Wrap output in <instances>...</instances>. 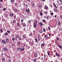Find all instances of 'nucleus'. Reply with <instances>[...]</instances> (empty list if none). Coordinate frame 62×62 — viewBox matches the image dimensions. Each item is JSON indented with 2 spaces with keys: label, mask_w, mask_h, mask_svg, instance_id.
<instances>
[{
  "label": "nucleus",
  "mask_w": 62,
  "mask_h": 62,
  "mask_svg": "<svg viewBox=\"0 0 62 62\" xmlns=\"http://www.w3.org/2000/svg\"><path fill=\"white\" fill-rule=\"evenodd\" d=\"M37 23L38 22H37V21H34V23L33 26L35 28H37Z\"/></svg>",
  "instance_id": "1"
},
{
  "label": "nucleus",
  "mask_w": 62,
  "mask_h": 62,
  "mask_svg": "<svg viewBox=\"0 0 62 62\" xmlns=\"http://www.w3.org/2000/svg\"><path fill=\"white\" fill-rule=\"evenodd\" d=\"M1 42L2 43H3V44H6V42L4 40H2L1 41Z\"/></svg>",
  "instance_id": "2"
},
{
  "label": "nucleus",
  "mask_w": 62,
  "mask_h": 62,
  "mask_svg": "<svg viewBox=\"0 0 62 62\" xmlns=\"http://www.w3.org/2000/svg\"><path fill=\"white\" fill-rule=\"evenodd\" d=\"M7 50H8V49L7 48L4 47L3 48V50L4 51H7Z\"/></svg>",
  "instance_id": "3"
},
{
  "label": "nucleus",
  "mask_w": 62,
  "mask_h": 62,
  "mask_svg": "<svg viewBox=\"0 0 62 62\" xmlns=\"http://www.w3.org/2000/svg\"><path fill=\"white\" fill-rule=\"evenodd\" d=\"M34 56L35 58H37V57H38V54H34Z\"/></svg>",
  "instance_id": "4"
},
{
  "label": "nucleus",
  "mask_w": 62,
  "mask_h": 62,
  "mask_svg": "<svg viewBox=\"0 0 62 62\" xmlns=\"http://www.w3.org/2000/svg\"><path fill=\"white\" fill-rule=\"evenodd\" d=\"M14 11L15 12H18V10L17 9H14Z\"/></svg>",
  "instance_id": "5"
},
{
  "label": "nucleus",
  "mask_w": 62,
  "mask_h": 62,
  "mask_svg": "<svg viewBox=\"0 0 62 62\" xmlns=\"http://www.w3.org/2000/svg\"><path fill=\"white\" fill-rule=\"evenodd\" d=\"M26 11H27V12L28 13L29 12V11H30V10L29 9V8H28V9H26Z\"/></svg>",
  "instance_id": "6"
},
{
  "label": "nucleus",
  "mask_w": 62,
  "mask_h": 62,
  "mask_svg": "<svg viewBox=\"0 0 62 62\" xmlns=\"http://www.w3.org/2000/svg\"><path fill=\"white\" fill-rule=\"evenodd\" d=\"M4 15L6 17H8V15H7V12H5L4 13Z\"/></svg>",
  "instance_id": "7"
},
{
  "label": "nucleus",
  "mask_w": 62,
  "mask_h": 62,
  "mask_svg": "<svg viewBox=\"0 0 62 62\" xmlns=\"http://www.w3.org/2000/svg\"><path fill=\"white\" fill-rule=\"evenodd\" d=\"M32 42L30 41V42H29V43H32V45H34V43L33 42V40H32Z\"/></svg>",
  "instance_id": "8"
},
{
  "label": "nucleus",
  "mask_w": 62,
  "mask_h": 62,
  "mask_svg": "<svg viewBox=\"0 0 62 62\" xmlns=\"http://www.w3.org/2000/svg\"><path fill=\"white\" fill-rule=\"evenodd\" d=\"M24 50V48H21L20 49V51H21V52H23V51Z\"/></svg>",
  "instance_id": "9"
},
{
  "label": "nucleus",
  "mask_w": 62,
  "mask_h": 62,
  "mask_svg": "<svg viewBox=\"0 0 62 62\" xmlns=\"http://www.w3.org/2000/svg\"><path fill=\"white\" fill-rule=\"evenodd\" d=\"M47 54L48 55H49V56H51V54H50V52H49V51H48L47 52Z\"/></svg>",
  "instance_id": "10"
},
{
  "label": "nucleus",
  "mask_w": 62,
  "mask_h": 62,
  "mask_svg": "<svg viewBox=\"0 0 62 62\" xmlns=\"http://www.w3.org/2000/svg\"><path fill=\"white\" fill-rule=\"evenodd\" d=\"M17 26H20V23H19V22H17Z\"/></svg>",
  "instance_id": "11"
},
{
  "label": "nucleus",
  "mask_w": 62,
  "mask_h": 62,
  "mask_svg": "<svg viewBox=\"0 0 62 62\" xmlns=\"http://www.w3.org/2000/svg\"><path fill=\"white\" fill-rule=\"evenodd\" d=\"M56 56H58L59 57H60V55H59V54H58V53H56Z\"/></svg>",
  "instance_id": "12"
},
{
  "label": "nucleus",
  "mask_w": 62,
  "mask_h": 62,
  "mask_svg": "<svg viewBox=\"0 0 62 62\" xmlns=\"http://www.w3.org/2000/svg\"><path fill=\"white\" fill-rule=\"evenodd\" d=\"M6 40L7 43H8V42H9V39H7Z\"/></svg>",
  "instance_id": "13"
},
{
  "label": "nucleus",
  "mask_w": 62,
  "mask_h": 62,
  "mask_svg": "<svg viewBox=\"0 0 62 62\" xmlns=\"http://www.w3.org/2000/svg\"><path fill=\"white\" fill-rule=\"evenodd\" d=\"M26 40L27 41H28V42L29 41V40H30V41H31V40H32V39H26Z\"/></svg>",
  "instance_id": "14"
},
{
  "label": "nucleus",
  "mask_w": 62,
  "mask_h": 62,
  "mask_svg": "<svg viewBox=\"0 0 62 62\" xmlns=\"http://www.w3.org/2000/svg\"><path fill=\"white\" fill-rule=\"evenodd\" d=\"M50 16H47L46 17V19H48V20H49V19H50Z\"/></svg>",
  "instance_id": "15"
},
{
  "label": "nucleus",
  "mask_w": 62,
  "mask_h": 62,
  "mask_svg": "<svg viewBox=\"0 0 62 62\" xmlns=\"http://www.w3.org/2000/svg\"><path fill=\"white\" fill-rule=\"evenodd\" d=\"M2 60L3 62H4L5 61V59L4 58H3L2 59Z\"/></svg>",
  "instance_id": "16"
},
{
  "label": "nucleus",
  "mask_w": 62,
  "mask_h": 62,
  "mask_svg": "<svg viewBox=\"0 0 62 62\" xmlns=\"http://www.w3.org/2000/svg\"><path fill=\"white\" fill-rule=\"evenodd\" d=\"M10 16H11V17H12V16H13V14L11 13L10 14Z\"/></svg>",
  "instance_id": "17"
},
{
  "label": "nucleus",
  "mask_w": 62,
  "mask_h": 62,
  "mask_svg": "<svg viewBox=\"0 0 62 62\" xmlns=\"http://www.w3.org/2000/svg\"><path fill=\"white\" fill-rule=\"evenodd\" d=\"M19 38V36L17 35L16 36H15V39H17V38Z\"/></svg>",
  "instance_id": "18"
},
{
  "label": "nucleus",
  "mask_w": 62,
  "mask_h": 62,
  "mask_svg": "<svg viewBox=\"0 0 62 62\" xmlns=\"http://www.w3.org/2000/svg\"><path fill=\"white\" fill-rule=\"evenodd\" d=\"M0 33H2L3 32V30H2V29H1L0 30Z\"/></svg>",
  "instance_id": "19"
},
{
  "label": "nucleus",
  "mask_w": 62,
  "mask_h": 62,
  "mask_svg": "<svg viewBox=\"0 0 62 62\" xmlns=\"http://www.w3.org/2000/svg\"><path fill=\"white\" fill-rule=\"evenodd\" d=\"M44 45H45V44H44V43L42 44L41 45V46H42V47L44 46Z\"/></svg>",
  "instance_id": "20"
},
{
  "label": "nucleus",
  "mask_w": 62,
  "mask_h": 62,
  "mask_svg": "<svg viewBox=\"0 0 62 62\" xmlns=\"http://www.w3.org/2000/svg\"><path fill=\"white\" fill-rule=\"evenodd\" d=\"M4 35L5 36H7V35H8V33L7 32H6V33H5Z\"/></svg>",
  "instance_id": "21"
},
{
  "label": "nucleus",
  "mask_w": 62,
  "mask_h": 62,
  "mask_svg": "<svg viewBox=\"0 0 62 62\" xmlns=\"http://www.w3.org/2000/svg\"><path fill=\"white\" fill-rule=\"evenodd\" d=\"M39 24L41 25V26H42V25H43V23L41 22H40Z\"/></svg>",
  "instance_id": "22"
},
{
  "label": "nucleus",
  "mask_w": 62,
  "mask_h": 62,
  "mask_svg": "<svg viewBox=\"0 0 62 62\" xmlns=\"http://www.w3.org/2000/svg\"><path fill=\"white\" fill-rule=\"evenodd\" d=\"M58 25L59 26H60V23L59 22H58Z\"/></svg>",
  "instance_id": "23"
},
{
  "label": "nucleus",
  "mask_w": 62,
  "mask_h": 62,
  "mask_svg": "<svg viewBox=\"0 0 62 62\" xmlns=\"http://www.w3.org/2000/svg\"><path fill=\"white\" fill-rule=\"evenodd\" d=\"M43 32L41 30L39 31V32L40 33H42Z\"/></svg>",
  "instance_id": "24"
},
{
  "label": "nucleus",
  "mask_w": 62,
  "mask_h": 62,
  "mask_svg": "<svg viewBox=\"0 0 62 62\" xmlns=\"http://www.w3.org/2000/svg\"><path fill=\"white\" fill-rule=\"evenodd\" d=\"M22 37L23 38V39H24V38H25V36L24 35H23L22 36Z\"/></svg>",
  "instance_id": "25"
},
{
  "label": "nucleus",
  "mask_w": 62,
  "mask_h": 62,
  "mask_svg": "<svg viewBox=\"0 0 62 62\" xmlns=\"http://www.w3.org/2000/svg\"><path fill=\"white\" fill-rule=\"evenodd\" d=\"M28 23H29V24L31 23V21L30 20H29L28 21Z\"/></svg>",
  "instance_id": "26"
},
{
  "label": "nucleus",
  "mask_w": 62,
  "mask_h": 62,
  "mask_svg": "<svg viewBox=\"0 0 62 62\" xmlns=\"http://www.w3.org/2000/svg\"><path fill=\"white\" fill-rule=\"evenodd\" d=\"M29 36L30 37H31V36L32 37V33H31L29 35Z\"/></svg>",
  "instance_id": "27"
},
{
  "label": "nucleus",
  "mask_w": 62,
  "mask_h": 62,
  "mask_svg": "<svg viewBox=\"0 0 62 62\" xmlns=\"http://www.w3.org/2000/svg\"><path fill=\"white\" fill-rule=\"evenodd\" d=\"M11 3H13L14 2V0H11Z\"/></svg>",
  "instance_id": "28"
},
{
  "label": "nucleus",
  "mask_w": 62,
  "mask_h": 62,
  "mask_svg": "<svg viewBox=\"0 0 62 62\" xmlns=\"http://www.w3.org/2000/svg\"><path fill=\"white\" fill-rule=\"evenodd\" d=\"M45 9H47V8H48V7L47 6H45Z\"/></svg>",
  "instance_id": "29"
},
{
  "label": "nucleus",
  "mask_w": 62,
  "mask_h": 62,
  "mask_svg": "<svg viewBox=\"0 0 62 62\" xmlns=\"http://www.w3.org/2000/svg\"><path fill=\"white\" fill-rule=\"evenodd\" d=\"M16 23V21H15V20H14L13 21V23Z\"/></svg>",
  "instance_id": "30"
},
{
  "label": "nucleus",
  "mask_w": 62,
  "mask_h": 62,
  "mask_svg": "<svg viewBox=\"0 0 62 62\" xmlns=\"http://www.w3.org/2000/svg\"><path fill=\"white\" fill-rule=\"evenodd\" d=\"M43 22L44 23H45V22H46V20L44 19L43 20Z\"/></svg>",
  "instance_id": "31"
},
{
  "label": "nucleus",
  "mask_w": 62,
  "mask_h": 62,
  "mask_svg": "<svg viewBox=\"0 0 62 62\" xmlns=\"http://www.w3.org/2000/svg\"><path fill=\"white\" fill-rule=\"evenodd\" d=\"M36 60L35 59H34L33 60V62H36Z\"/></svg>",
  "instance_id": "32"
},
{
  "label": "nucleus",
  "mask_w": 62,
  "mask_h": 62,
  "mask_svg": "<svg viewBox=\"0 0 62 62\" xmlns=\"http://www.w3.org/2000/svg\"><path fill=\"white\" fill-rule=\"evenodd\" d=\"M43 31H44V32H45V31H46V30H45V28H44L43 29Z\"/></svg>",
  "instance_id": "33"
},
{
  "label": "nucleus",
  "mask_w": 62,
  "mask_h": 62,
  "mask_svg": "<svg viewBox=\"0 0 62 62\" xmlns=\"http://www.w3.org/2000/svg\"><path fill=\"white\" fill-rule=\"evenodd\" d=\"M54 11H57V10L56 9H54Z\"/></svg>",
  "instance_id": "34"
},
{
  "label": "nucleus",
  "mask_w": 62,
  "mask_h": 62,
  "mask_svg": "<svg viewBox=\"0 0 62 62\" xmlns=\"http://www.w3.org/2000/svg\"><path fill=\"white\" fill-rule=\"evenodd\" d=\"M15 40V38H13L12 39V41H14V40Z\"/></svg>",
  "instance_id": "35"
},
{
  "label": "nucleus",
  "mask_w": 62,
  "mask_h": 62,
  "mask_svg": "<svg viewBox=\"0 0 62 62\" xmlns=\"http://www.w3.org/2000/svg\"><path fill=\"white\" fill-rule=\"evenodd\" d=\"M35 40L36 42H38V41L37 40V39H36V38L35 39Z\"/></svg>",
  "instance_id": "36"
},
{
  "label": "nucleus",
  "mask_w": 62,
  "mask_h": 62,
  "mask_svg": "<svg viewBox=\"0 0 62 62\" xmlns=\"http://www.w3.org/2000/svg\"><path fill=\"white\" fill-rule=\"evenodd\" d=\"M17 43L18 44H20V42H17Z\"/></svg>",
  "instance_id": "37"
},
{
  "label": "nucleus",
  "mask_w": 62,
  "mask_h": 62,
  "mask_svg": "<svg viewBox=\"0 0 62 62\" xmlns=\"http://www.w3.org/2000/svg\"><path fill=\"white\" fill-rule=\"evenodd\" d=\"M11 46L12 47V48H13V44L11 45Z\"/></svg>",
  "instance_id": "38"
},
{
  "label": "nucleus",
  "mask_w": 62,
  "mask_h": 62,
  "mask_svg": "<svg viewBox=\"0 0 62 62\" xmlns=\"http://www.w3.org/2000/svg\"><path fill=\"white\" fill-rule=\"evenodd\" d=\"M20 19V18L19 17H18L17 18V19H16V20L17 21V20H19Z\"/></svg>",
  "instance_id": "39"
},
{
  "label": "nucleus",
  "mask_w": 62,
  "mask_h": 62,
  "mask_svg": "<svg viewBox=\"0 0 62 62\" xmlns=\"http://www.w3.org/2000/svg\"><path fill=\"white\" fill-rule=\"evenodd\" d=\"M14 18H16V15H15L14 16Z\"/></svg>",
  "instance_id": "40"
},
{
  "label": "nucleus",
  "mask_w": 62,
  "mask_h": 62,
  "mask_svg": "<svg viewBox=\"0 0 62 62\" xmlns=\"http://www.w3.org/2000/svg\"><path fill=\"white\" fill-rule=\"evenodd\" d=\"M23 26H26V24H25V23H24L23 24Z\"/></svg>",
  "instance_id": "41"
},
{
  "label": "nucleus",
  "mask_w": 62,
  "mask_h": 62,
  "mask_svg": "<svg viewBox=\"0 0 62 62\" xmlns=\"http://www.w3.org/2000/svg\"><path fill=\"white\" fill-rule=\"evenodd\" d=\"M45 14H48V12H47V11H46L45 12Z\"/></svg>",
  "instance_id": "42"
},
{
  "label": "nucleus",
  "mask_w": 62,
  "mask_h": 62,
  "mask_svg": "<svg viewBox=\"0 0 62 62\" xmlns=\"http://www.w3.org/2000/svg\"><path fill=\"white\" fill-rule=\"evenodd\" d=\"M11 60H9L8 61V62H11Z\"/></svg>",
  "instance_id": "43"
},
{
  "label": "nucleus",
  "mask_w": 62,
  "mask_h": 62,
  "mask_svg": "<svg viewBox=\"0 0 62 62\" xmlns=\"http://www.w3.org/2000/svg\"><path fill=\"white\" fill-rule=\"evenodd\" d=\"M59 47L60 48H62V46H59Z\"/></svg>",
  "instance_id": "44"
},
{
  "label": "nucleus",
  "mask_w": 62,
  "mask_h": 62,
  "mask_svg": "<svg viewBox=\"0 0 62 62\" xmlns=\"http://www.w3.org/2000/svg\"><path fill=\"white\" fill-rule=\"evenodd\" d=\"M41 60H42L43 59V57H42L41 58Z\"/></svg>",
  "instance_id": "45"
},
{
  "label": "nucleus",
  "mask_w": 62,
  "mask_h": 62,
  "mask_svg": "<svg viewBox=\"0 0 62 62\" xmlns=\"http://www.w3.org/2000/svg\"><path fill=\"white\" fill-rule=\"evenodd\" d=\"M17 21L18 22H20V19H18Z\"/></svg>",
  "instance_id": "46"
},
{
  "label": "nucleus",
  "mask_w": 62,
  "mask_h": 62,
  "mask_svg": "<svg viewBox=\"0 0 62 62\" xmlns=\"http://www.w3.org/2000/svg\"><path fill=\"white\" fill-rule=\"evenodd\" d=\"M7 32L8 33H10V31H9L8 30L7 31Z\"/></svg>",
  "instance_id": "47"
},
{
  "label": "nucleus",
  "mask_w": 62,
  "mask_h": 62,
  "mask_svg": "<svg viewBox=\"0 0 62 62\" xmlns=\"http://www.w3.org/2000/svg\"><path fill=\"white\" fill-rule=\"evenodd\" d=\"M15 5L16 6V7H17V4L16 3L15 4Z\"/></svg>",
  "instance_id": "48"
},
{
  "label": "nucleus",
  "mask_w": 62,
  "mask_h": 62,
  "mask_svg": "<svg viewBox=\"0 0 62 62\" xmlns=\"http://www.w3.org/2000/svg\"><path fill=\"white\" fill-rule=\"evenodd\" d=\"M38 39L39 40H40V39H39V36H38Z\"/></svg>",
  "instance_id": "49"
},
{
  "label": "nucleus",
  "mask_w": 62,
  "mask_h": 62,
  "mask_svg": "<svg viewBox=\"0 0 62 62\" xmlns=\"http://www.w3.org/2000/svg\"><path fill=\"white\" fill-rule=\"evenodd\" d=\"M17 50H18V51H19V50H20V48L18 47L17 48Z\"/></svg>",
  "instance_id": "50"
},
{
  "label": "nucleus",
  "mask_w": 62,
  "mask_h": 62,
  "mask_svg": "<svg viewBox=\"0 0 62 62\" xmlns=\"http://www.w3.org/2000/svg\"><path fill=\"white\" fill-rule=\"evenodd\" d=\"M1 5V4L0 3V8H1V7H2Z\"/></svg>",
  "instance_id": "51"
},
{
  "label": "nucleus",
  "mask_w": 62,
  "mask_h": 62,
  "mask_svg": "<svg viewBox=\"0 0 62 62\" xmlns=\"http://www.w3.org/2000/svg\"><path fill=\"white\" fill-rule=\"evenodd\" d=\"M48 28L49 30H51V29L50 28V27H48Z\"/></svg>",
  "instance_id": "52"
},
{
  "label": "nucleus",
  "mask_w": 62,
  "mask_h": 62,
  "mask_svg": "<svg viewBox=\"0 0 62 62\" xmlns=\"http://www.w3.org/2000/svg\"><path fill=\"white\" fill-rule=\"evenodd\" d=\"M40 15H42V13H40Z\"/></svg>",
  "instance_id": "53"
},
{
  "label": "nucleus",
  "mask_w": 62,
  "mask_h": 62,
  "mask_svg": "<svg viewBox=\"0 0 62 62\" xmlns=\"http://www.w3.org/2000/svg\"><path fill=\"white\" fill-rule=\"evenodd\" d=\"M54 14L53 13H50L51 15H53Z\"/></svg>",
  "instance_id": "54"
},
{
  "label": "nucleus",
  "mask_w": 62,
  "mask_h": 62,
  "mask_svg": "<svg viewBox=\"0 0 62 62\" xmlns=\"http://www.w3.org/2000/svg\"><path fill=\"white\" fill-rule=\"evenodd\" d=\"M6 9V8H5L3 9V10H5Z\"/></svg>",
  "instance_id": "55"
},
{
  "label": "nucleus",
  "mask_w": 62,
  "mask_h": 62,
  "mask_svg": "<svg viewBox=\"0 0 62 62\" xmlns=\"http://www.w3.org/2000/svg\"><path fill=\"white\" fill-rule=\"evenodd\" d=\"M60 18H61V19H62V15H61L60 16Z\"/></svg>",
  "instance_id": "56"
},
{
  "label": "nucleus",
  "mask_w": 62,
  "mask_h": 62,
  "mask_svg": "<svg viewBox=\"0 0 62 62\" xmlns=\"http://www.w3.org/2000/svg\"><path fill=\"white\" fill-rule=\"evenodd\" d=\"M54 33L55 35H56V32H55V31H54Z\"/></svg>",
  "instance_id": "57"
},
{
  "label": "nucleus",
  "mask_w": 62,
  "mask_h": 62,
  "mask_svg": "<svg viewBox=\"0 0 62 62\" xmlns=\"http://www.w3.org/2000/svg\"><path fill=\"white\" fill-rule=\"evenodd\" d=\"M60 8L61 9H62V6H61L60 7Z\"/></svg>",
  "instance_id": "58"
},
{
  "label": "nucleus",
  "mask_w": 62,
  "mask_h": 62,
  "mask_svg": "<svg viewBox=\"0 0 62 62\" xmlns=\"http://www.w3.org/2000/svg\"><path fill=\"white\" fill-rule=\"evenodd\" d=\"M23 21V20L21 19V23H22V22Z\"/></svg>",
  "instance_id": "59"
},
{
  "label": "nucleus",
  "mask_w": 62,
  "mask_h": 62,
  "mask_svg": "<svg viewBox=\"0 0 62 62\" xmlns=\"http://www.w3.org/2000/svg\"><path fill=\"white\" fill-rule=\"evenodd\" d=\"M57 41H58V40H59V38H57Z\"/></svg>",
  "instance_id": "60"
},
{
  "label": "nucleus",
  "mask_w": 62,
  "mask_h": 62,
  "mask_svg": "<svg viewBox=\"0 0 62 62\" xmlns=\"http://www.w3.org/2000/svg\"><path fill=\"white\" fill-rule=\"evenodd\" d=\"M50 7H51V8H52L53 7V6H52V5H50Z\"/></svg>",
  "instance_id": "61"
},
{
  "label": "nucleus",
  "mask_w": 62,
  "mask_h": 62,
  "mask_svg": "<svg viewBox=\"0 0 62 62\" xmlns=\"http://www.w3.org/2000/svg\"><path fill=\"white\" fill-rule=\"evenodd\" d=\"M0 1L1 2H2V1H3V0H0Z\"/></svg>",
  "instance_id": "62"
},
{
  "label": "nucleus",
  "mask_w": 62,
  "mask_h": 62,
  "mask_svg": "<svg viewBox=\"0 0 62 62\" xmlns=\"http://www.w3.org/2000/svg\"><path fill=\"white\" fill-rule=\"evenodd\" d=\"M49 36L50 37V36H51V33H49Z\"/></svg>",
  "instance_id": "63"
},
{
  "label": "nucleus",
  "mask_w": 62,
  "mask_h": 62,
  "mask_svg": "<svg viewBox=\"0 0 62 62\" xmlns=\"http://www.w3.org/2000/svg\"><path fill=\"white\" fill-rule=\"evenodd\" d=\"M53 5H54V6H56V5H55V4L54 3V4H53Z\"/></svg>",
  "instance_id": "64"
}]
</instances>
